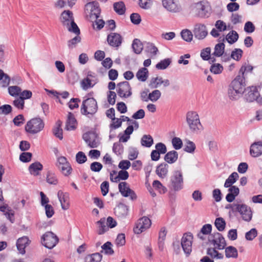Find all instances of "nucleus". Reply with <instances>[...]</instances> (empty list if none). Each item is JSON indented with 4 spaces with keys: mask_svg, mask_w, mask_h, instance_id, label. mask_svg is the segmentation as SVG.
Segmentation results:
<instances>
[{
    "mask_svg": "<svg viewBox=\"0 0 262 262\" xmlns=\"http://www.w3.org/2000/svg\"><path fill=\"white\" fill-rule=\"evenodd\" d=\"M132 48L135 53L140 54L142 52L143 47L140 40L135 39L133 41Z\"/></svg>",
    "mask_w": 262,
    "mask_h": 262,
    "instance_id": "obj_45",
    "label": "nucleus"
},
{
    "mask_svg": "<svg viewBox=\"0 0 262 262\" xmlns=\"http://www.w3.org/2000/svg\"><path fill=\"white\" fill-rule=\"evenodd\" d=\"M210 70L214 74H219L222 72L223 67L219 63H215L211 66Z\"/></svg>",
    "mask_w": 262,
    "mask_h": 262,
    "instance_id": "obj_61",
    "label": "nucleus"
},
{
    "mask_svg": "<svg viewBox=\"0 0 262 262\" xmlns=\"http://www.w3.org/2000/svg\"><path fill=\"white\" fill-rule=\"evenodd\" d=\"M215 28L210 32V34L214 37H218L220 36V33L230 30L232 28L230 24L227 25L222 20H217L214 24Z\"/></svg>",
    "mask_w": 262,
    "mask_h": 262,
    "instance_id": "obj_13",
    "label": "nucleus"
},
{
    "mask_svg": "<svg viewBox=\"0 0 262 262\" xmlns=\"http://www.w3.org/2000/svg\"><path fill=\"white\" fill-rule=\"evenodd\" d=\"M29 239L27 237L24 236L19 238L17 242L16 246L19 253L24 254L25 253V248L28 244Z\"/></svg>",
    "mask_w": 262,
    "mask_h": 262,
    "instance_id": "obj_31",
    "label": "nucleus"
},
{
    "mask_svg": "<svg viewBox=\"0 0 262 262\" xmlns=\"http://www.w3.org/2000/svg\"><path fill=\"white\" fill-rule=\"evenodd\" d=\"M57 237L52 232H47L41 238L42 244L48 249L54 247L58 243Z\"/></svg>",
    "mask_w": 262,
    "mask_h": 262,
    "instance_id": "obj_11",
    "label": "nucleus"
},
{
    "mask_svg": "<svg viewBox=\"0 0 262 262\" xmlns=\"http://www.w3.org/2000/svg\"><path fill=\"white\" fill-rule=\"evenodd\" d=\"M193 236L190 233H185L181 239V246L184 253L189 255L192 251Z\"/></svg>",
    "mask_w": 262,
    "mask_h": 262,
    "instance_id": "obj_17",
    "label": "nucleus"
},
{
    "mask_svg": "<svg viewBox=\"0 0 262 262\" xmlns=\"http://www.w3.org/2000/svg\"><path fill=\"white\" fill-rule=\"evenodd\" d=\"M167 234V231L165 227L161 228L159 233L158 244L159 247L163 246L164 241Z\"/></svg>",
    "mask_w": 262,
    "mask_h": 262,
    "instance_id": "obj_52",
    "label": "nucleus"
},
{
    "mask_svg": "<svg viewBox=\"0 0 262 262\" xmlns=\"http://www.w3.org/2000/svg\"><path fill=\"white\" fill-rule=\"evenodd\" d=\"M212 230V226L211 224H205L202 227L200 232L198 234V237L204 241L206 239V236L210 235Z\"/></svg>",
    "mask_w": 262,
    "mask_h": 262,
    "instance_id": "obj_30",
    "label": "nucleus"
},
{
    "mask_svg": "<svg viewBox=\"0 0 262 262\" xmlns=\"http://www.w3.org/2000/svg\"><path fill=\"white\" fill-rule=\"evenodd\" d=\"M225 47V46L223 42H220L216 44L215 46L214 52L212 54L216 57L222 56L224 53Z\"/></svg>",
    "mask_w": 262,
    "mask_h": 262,
    "instance_id": "obj_40",
    "label": "nucleus"
},
{
    "mask_svg": "<svg viewBox=\"0 0 262 262\" xmlns=\"http://www.w3.org/2000/svg\"><path fill=\"white\" fill-rule=\"evenodd\" d=\"M195 149V144L190 141L186 140V144L185 146V151L189 153H193Z\"/></svg>",
    "mask_w": 262,
    "mask_h": 262,
    "instance_id": "obj_60",
    "label": "nucleus"
},
{
    "mask_svg": "<svg viewBox=\"0 0 262 262\" xmlns=\"http://www.w3.org/2000/svg\"><path fill=\"white\" fill-rule=\"evenodd\" d=\"M238 38V33L234 30H231L226 35L224 40H226L230 44H233L236 42Z\"/></svg>",
    "mask_w": 262,
    "mask_h": 262,
    "instance_id": "obj_36",
    "label": "nucleus"
},
{
    "mask_svg": "<svg viewBox=\"0 0 262 262\" xmlns=\"http://www.w3.org/2000/svg\"><path fill=\"white\" fill-rule=\"evenodd\" d=\"M85 13L87 18L92 22L99 18L100 9L98 3L93 2L88 3L85 6Z\"/></svg>",
    "mask_w": 262,
    "mask_h": 262,
    "instance_id": "obj_8",
    "label": "nucleus"
},
{
    "mask_svg": "<svg viewBox=\"0 0 262 262\" xmlns=\"http://www.w3.org/2000/svg\"><path fill=\"white\" fill-rule=\"evenodd\" d=\"M77 36L69 40L68 45L69 48L72 49L76 47V45L81 40V38L79 36V34H76Z\"/></svg>",
    "mask_w": 262,
    "mask_h": 262,
    "instance_id": "obj_62",
    "label": "nucleus"
},
{
    "mask_svg": "<svg viewBox=\"0 0 262 262\" xmlns=\"http://www.w3.org/2000/svg\"><path fill=\"white\" fill-rule=\"evenodd\" d=\"M161 96V92L158 90H155L149 93V100L152 102H156Z\"/></svg>",
    "mask_w": 262,
    "mask_h": 262,
    "instance_id": "obj_58",
    "label": "nucleus"
},
{
    "mask_svg": "<svg viewBox=\"0 0 262 262\" xmlns=\"http://www.w3.org/2000/svg\"><path fill=\"white\" fill-rule=\"evenodd\" d=\"M138 5L142 9L147 10L151 7L152 2L151 0H139Z\"/></svg>",
    "mask_w": 262,
    "mask_h": 262,
    "instance_id": "obj_55",
    "label": "nucleus"
},
{
    "mask_svg": "<svg viewBox=\"0 0 262 262\" xmlns=\"http://www.w3.org/2000/svg\"><path fill=\"white\" fill-rule=\"evenodd\" d=\"M42 169V165L38 162L31 164L29 167L30 173L34 176H37Z\"/></svg>",
    "mask_w": 262,
    "mask_h": 262,
    "instance_id": "obj_35",
    "label": "nucleus"
},
{
    "mask_svg": "<svg viewBox=\"0 0 262 262\" xmlns=\"http://www.w3.org/2000/svg\"><path fill=\"white\" fill-rule=\"evenodd\" d=\"M141 143L143 146L149 147L153 144V139L150 135H144L141 138Z\"/></svg>",
    "mask_w": 262,
    "mask_h": 262,
    "instance_id": "obj_46",
    "label": "nucleus"
},
{
    "mask_svg": "<svg viewBox=\"0 0 262 262\" xmlns=\"http://www.w3.org/2000/svg\"><path fill=\"white\" fill-rule=\"evenodd\" d=\"M194 35L198 39H204L207 35L206 27L201 24H196L193 30Z\"/></svg>",
    "mask_w": 262,
    "mask_h": 262,
    "instance_id": "obj_24",
    "label": "nucleus"
},
{
    "mask_svg": "<svg viewBox=\"0 0 262 262\" xmlns=\"http://www.w3.org/2000/svg\"><path fill=\"white\" fill-rule=\"evenodd\" d=\"M250 153L253 157H258L262 155V142H256L251 144Z\"/></svg>",
    "mask_w": 262,
    "mask_h": 262,
    "instance_id": "obj_26",
    "label": "nucleus"
},
{
    "mask_svg": "<svg viewBox=\"0 0 262 262\" xmlns=\"http://www.w3.org/2000/svg\"><path fill=\"white\" fill-rule=\"evenodd\" d=\"M171 143L173 147L176 150H179L182 147L183 142L180 138L174 137L171 140Z\"/></svg>",
    "mask_w": 262,
    "mask_h": 262,
    "instance_id": "obj_57",
    "label": "nucleus"
},
{
    "mask_svg": "<svg viewBox=\"0 0 262 262\" xmlns=\"http://www.w3.org/2000/svg\"><path fill=\"white\" fill-rule=\"evenodd\" d=\"M257 230L255 228H252L250 231L246 233L245 238L247 241H251L257 236Z\"/></svg>",
    "mask_w": 262,
    "mask_h": 262,
    "instance_id": "obj_54",
    "label": "nucleus"
},
{
    "mask_svg": "<svg viewBox=\"0 0 262 262\" xmlns=\"http://www.w3.org/2000/svg\"><path fill=\"white\" fill-rule=\"evenodd\" d=\"M56 166L65 176H69L72 172V168L64 157H60L58 158Z\"/></svg>",
    "mask_w": 262,
    "mask_h": 262,
    "instance_id": "obj_16",
    "label": "nucleus"
},
{
    "mask_svg": "<svg viewBox=\"0 0 262 262\" xmlns=\"http://www.w3.org/2000/svg\"><path fill=\"white\" fill-rule=\"evenodd\" d=\"M181 35L183 40L190 42L193 38L192 32L188 29H184L181 32Z\"/></svg>",
    "mask_w": 262,
    "mask_h": 262,
    "instance_id": "obj_49",
    "label": "nucleus"
},
{
    "mask_svg": "<svg viewBox=\"0 0 262 262\" xmlns=\"http://www.w3.org/2000/svg\"><path fill=\"white\" fill-rule=\"evenodd\" d=\"M229 188L228 193L226 196V199L227 202L231 203L233 202L235 197L238 195L239 192V190L238 187L235 186H231Z\"/></svg>",
    "mask_w": 262,
    "mask_h": 262,
    "instance_id": "obj_29",
    "label": "nucleus"
},
{
    "mask_svg": "<svg viewBox=\"0 0 262 262\" xmlns=\"http://www.w3.org/2000/svg\"><path fill=\"white\" fill-rule=\"evenodd\" d=\"M214 225L219 231H223L225 228L226 222L223 218L218 217L215 219Z\"/></svg>",
    "mask_w": 262,
    "mask_h": 262,
    "instance_id": "obj_47",
    "label": "nucleus"
},
{
    "mask_svg": "<svg viewBox=\"0 0 262 262\" xmlns=\"http://www.w3.org/2000/svg\"><path fill=\"white\" fill-rule=\"evenodd\" d=\"M178 158V152L175 150H172L166 154L164 159L167 163L172 164L177 160Z\"/></svg>",
    "mask_w": 262,
    "mask_h": 262,
    "instance_id": "obj_37",
    "label": "nucleus"
},
{
    "mask_svg": "<svg viewBox=\"0 0 262 262\" xmlns=\"http://www.w3.org/2000/svg\"><path fill=\"white\" fill-rule=\"evenodd\" d=\"M57 197L62 209L64 210H68L70 206L69 194L59 190L57 192Z\"/></svg>",
    "mask_w": 262,
    "mask_h": 262,
    "instance_id": "obj_23",
    "label": "nucleus"
},
{
    "mask_svg": "<svg viewBox=\"0 0 262 262\" xmlns=\"http://www.w3.org/2000/svg\"><path fill=\"white\" fill-rule=\"evenodd\" d=\"M163 7L168 12L178 13L181 10L178 0H161Z\"/></svg>",
    "mask_w": 262,
    "mask_h": 262,
    "instance_id": "obj_18",
    "label": "nucleus"
},
{
    "mask_svg": "<svg viewBox=\"0 0 262 262\" xmlns=\"http://www.w3.org/2000/svg\"><path fill=\"white\" fill-rule=\"evenodd\" d=\"M61 122L59 121L56 124V126L53 129L54 135L59 139L61 140L63 138L62 137V129L61 128Z\"/></svg>",
    "mask_w": 262,
    "mask_h": 262,
    "instance_id": "obj_48",
    "label": "nucleus"
},
{
    "mask_svg": "<svg viewBox=\"0 0 262 262\" xmlns=\"http://www.w3.org/2000/svg\"><path fill=\"white\" fill-rule=\"evenodd\" d=\"M101 248L106 254L112 255L114 253V250L112 249V244L110 242L105 243L101 246Z\"/></svg>",
    "mask_w": 262,
    "mask_h": 262,
    "instance_id": "obj_59",
    "label": "nucleus"
},
{
    "mask_svg": "<svg viewBox=\"0 0 262 262\" xmlns=\"http://www.w3.org/2000/svg\"><path fill=\"white\" fill-rule=\"evenodd\" d=\"M123 38L120 34L112 32L109 34L107 37L108 43L113 47H119L121 46Z\"/></svg>",
    "mask_w": 262,
    "mask_h": 262,
    "instance_id": "obj_21",
    "label": "nucleus"
},
{
    "mask_svg": "<svg viewBox=\"0 0 262 262\" xmlns=\"http://www.w3.org/2000/svg\"><path fill=\"white\" fill-rule=\"evenodd\" d=\"M208 241L214 246L215 248L219 250L224 249L226 245L224 238L219 232H215L209 235Z\"/></svg>",
    "mask_w": 262,
    "mask_h": 262,
    "instance_id": "obj_12",
    "label": "nucleus"
},
{
    "mask_svg": "<svg viewBox=\"0 0 262 262\" xmlns=\"http://www.w3.org/2000/svg\"><path fill=\"white\" fill-rule=\"evenodd\" d=\"M44 125V123L40 118H34L27 123L25 130L30 134H36L43 129Z\"/></svg>",
    "mask_w": 262,
    "mask_h": 262,
    "instance_id": "obj_6",
    "label": "nucleus"
},
{
    "mask_svg": "<svg viewBox=\"0 0 262 262\" xmlns=\"http://www.w3.org/2000/svg\"><path fill=\"white\" fill-rule=\"evenodd\" d=\"M214 248H209L207 251V254L212 258L222 259L224 257L223 254L218 252Z\"/></svg>",
    "mask_w": 262,
    "mask_h": 262,
    "instance_id": "obj_42",
    "label": "nucleus"
},
{
    "mask_svg": "<svg viewBox=\"0 0 262 262\" xmlns=\"http://www.w3.org/2000/svg\"><path fill=\"white\" fill-rule=\"evenodd\" d=\"M151 225L150 220L146 216H143L135 223L134 232L135 234H139L149 228Z\"/></svg>",
    "mask_w": 262,
    "mask_h": 262,
    "instance_id": "obj_10",
    "label": "nucleus"
},
{
    "mask_svg": "<svg viewBox=\"0 0 262 262\" xmlns=\"http://www.w3.org/2000/svg\"><path fill=\"white\" fill-rule=\"evenodd\" d=\"M115 11L119 15L123 14L125 12V4L123 2H116L114 4Z\"/></svg>",
    "mask_w": 262,
    "mask_h": 262,
    "instance_id": "obj_41",
    "label": "nucleus"
},
{
    "mask_svg": "<svg viewBox=\"0 0 262 262\" xmlns=\"http://www.w3.org/2000/svg\"><path fill=\"white\" fill-rule=\"evenodd\" d=\"M83 139L91 148L97 147L100 144L97 135L94 132H89L84 134Z\"/></svg>",
    "mask_w": 262,
    "mask_h": 262,
    "instance_id": "obj_19",
    "label": "nucleus"
},
{
    "mask_svg": "<svg viewBox=\"0 0 262 262\" xmlns=\"http://www.w3.org/2000/svg\"><path fill=\"white\" fill-rule=\"evenodd\" d=\"M152 186L161 194L165 193L167 191V188L158 180H155L152 183Z\"/></svg>",
    "mask_w": 262,
    "mask_h": 262,
    "instance_id": "obj_51",
    "label": "nucleus"
},
{
    "mask_svg": "<svg viewBox=\"0 0 262 262\" xmlns=\"http://www.w3.org/2000/svg\"><path fill=\"white\" fill-rule=\"evenodd\" d=\"M169 85V80L167 79H164L162 77H153L151 79L149 83V86L154 89L158 88L161 85H163L164 87H167Z\"/></svg>",
    "mask_w": 262,
    "mask_h": 262,
    "instance_id": "obj_22",
    "label": "nucleus"
},
{
    "mask_svg": "<svg viewBox=\"0 0 262 262\" xmlns=\"http://www.w3.org/2000/svg\"><path fill=\"white\" fill-rule=\"evenodd\" d=\"M116 91L118 95L122 98L129 97L132 94V88L127 81H123L117 84Z\"/></svg>",
    "mask_w": 262,
    "mask_h": 262,
    "instance_id": "obj_15",
    "label": "nucleus"
},
{
    "mask_svg": "<svg viewBox=\"0 0 262 262\" xmlns=\"http://www.w3.org/2000/svg\"><path fill=\"white\" fill-rule=\"evenodd\" d=\"M115 213L118 217L123 218L127 215L128 208L126 205H120L115 209Z\"/></svg>",
    "mask_w": 262,
    "mask_h": 262,
    "instance_id": "obj_32",
    "label": "nucleus"
},
{
    "mask_svg": "<svg viewBox=\"0 0 262 262\" xmlns=\"http://www.w3.org/2000/svg\"><path fill=\"white\" fill-rule=\"evenodd\" d=\"M171 62V61L169 58L164 59L158 63L156 67L159 70H164L169 66Z\"/></svg>",
    "mask_w": 262,
    "mask_h": 262,
    "instance_id": "obj_53",
    "label": "nucleus"
},
{
    "mask_svg": "<svg viewBox=\"0 0 262 262\" xmlns=\"http://www.w3.org/2000/svg\"><path fill=\"white\" fill-rule=\"evenodd\" d=\"M21 90L18 86H11L8 88V92L9 94L13 97H16L20 95Z\"/></svg>",
    "mask_w": 262,
    "mask_h": 262,
    "instance_id": "obj_56",
    "label": "nucleus"
},
{
    "mask_svg": "<svg viewBox=\"0 0 262 262\" xmlns=\"http://www.w3.org/2000/svg\"><path fill=\"white\" fill-rule=\"evenodd\" d=\"M47 182L52 185H57L58 183V179L56 174L51 171H49L47 174Z\"/></svg>",
    "mask_w": 262,
    "mask_h": 262,
    "instance_id": "obj_44",
    "label": "nucleus"
},
{
    "mask_svg": "<svg viewBox=\"0 0 262 262\" xmlns=\"http://www.w3.org/2000/svg\"><path fill=\"white\" fill-rule=\"evenodd\" d=\"M239 177L238 174L236 172H234L232 173L228 178L227 179H226L225 183L224 184V187L226 188L229 187L235 183L236 180L238 179Z\"/></svg>",
    "mask_w": 262,
    "mask_h": 262,
    "instance_id": "obj_38",
    "label": "nucleus"
},
{
    "mask_svg": "<svg viewBox=\"0 0 262 262\" xmlns=\"http://www.w3.org/2000/svg\"><path fill=\"white\" fill-rule=\"evenodd\" d=\"M225 252L227 258H236L238 256L237 250L233 246H229L226 248Z\"/></svg>",
    "mask_w": 262,
    "mask_h": 262,
    "instance_id": "obj_39",
    "label": "nucleus"
},
{
    "mask_svg": "<svg viewBox=\"0 0 262 262\" xmlns=\"http://www.w3.org/2000/svg\"><path fill=\"white\" fill-rule=\"evenodd\" d=\"M183 187V179L182 173L177 170L173 172L170 178V188L174 191L181 190Z\"/></svg>",
    "mask_w": 262,
    "mask_h": 262,
    "instance_id": "obj_9",
    "label": "nucleus"
},
{
    "mask_svg": "<svg viewBox=\"0 0 262 262\" xmlns=\"http://www.w3.org/2000/svg\"><path fill=\"white\" fill-rule=\"evenodd\" d=\"M2 80V86L6 87L8 86L10 83V78L3 70H0V81Z\"/></svg>",
    "mask_w": 262,
    "mask_h": 262,
    "instance_id": "obj_50",
    "label": "nucleus"
},
{
    "mask_svg": "<svg viewBox=\"0 0 262 262\" xmlns=\"http://www.w3.org/2000/svg\"><path fill=\"white\" fill-rule=\"evenodd\" d=\"M60 19L62 25L67 28L69 31L75 34L80 33L79 29L74 21L72 12L70 10H64L61 14Z\"/></svg>",
    "mask_w": 262,
    "mask_h": 262,
    "instance_id": "obj_2",
    "label": "nucleus"
},
{
    "mask_svg": "<svg viewBox=\"0 0 262 262\" xmlns=\"http://www.w3.org/2000/svg\"><path fill=\"white\" fill-rule=\"evenodd\" d=\"M168 171V165L166 163L160 164L156 169L157 174L161 178H164L166 177Z\"/></svg>",
    "mask_w": 262,
    "mask_h": 262,
    "instance_id": "obj_33",
    "label": "nucleus"
},
{
    "mask_svg": "<svg viewBox=\"0 0 262 262\" xmlns=\"http://www.w3.org/2000/svg\"><path fill=\"white\" fill-rule=\"evenodd\" d=\"M77 125V121L72 113H69L66 123L65 129L67 130H73L76 129Z\"/></svg>",
    "mask_w": 262,
    "mask_h": 262,
    "instance_id": "obj_27",
    "label": "nucleus"
},
{
    "mask_svg": "<svg viewBox=\"0 0 262 262\" xmlns=\"http://www.w3.org/2000/svg\"><path fill=\"white\" fill-rule=\"evenodd\" d=\"M243 51L241 49H235L231 55V57L237 61L239 60L242 56Z\"/></svg>",
    "mask_w": 262,
    "mask_h": 262,
    "instance_id": "obj_63",
    "label": "nucleus"
},
{
    "mask_svg": "<svg viewBox=\"0 0 262 262\" xmlns=\"http://www.w3.org/2000/svg\"><path fill=\"white\" fill-rule=\"evenodd\" d=\"M97 109V103L96 100L93 98H89L83 101L81 113L82 115L90 117L95 114Z\"/></svg>",
    "mask_w": 262,
    "mask_h": 262,
    "instance_id": "obj_5",
    "label": "nucleus"
},
{
    "mask_svg": "<svg viewBox=\"0 0 262 262\" xmlns=\"http://www.w3.org/2000/svg\"><path fill=\"white\" fill-rule=\"evenodd\" d=\"M96 224L98 226L97 232L100 235L107 231L109 228H114L117 224L116 220L111 216H108L106 220L104 217L102 218Z\"/></svg>",
    "mask_w": 262,
    "mask_h": 262,
    "instance_id": "obj_7",
    "label": "nucleus"
},
{
    "mask_svg": "<svg viewBox=\"0 0 262 262\" xmlns=\"http://www.w3.org/2000/svg\"><path fill=\"white\" fill-rule=\"evenodd\" d=\"M211 48L209 47L206 48L202 50L201 52V57L204 60H208L210 57Z\"/></svg>",
    "mask_w": 262,
    "mask_h": 262,
    "instance_id": "obj_64",
    "label": "nucleus"
},
{
    "mask_svg": "<svg viewBox=\"0 0 262 262\" xmlns=\"http://www.w3.org/2000/svg\"><path fill=\"white\" fill-rule=\"evenodd\" d=\"M102 256L99 253H96L86 256L85 258V262H100Z\"/></svg>",
    "mask_w": 262,
    "mask_h": 262,
    "instance_id": "obj_43",
    "label": "nucleus"
},
{
    "mask_svg": "<svg viewBox=\"0 0 262 262\" xmlns=\"http://www.w3.org/2000/svg\"><path fill=\"white\" fill-rule=\"evenodd\" d=\"M148 75V70L146 68H140L136 74L138 80L141 82L145 81L147 79Z\"/></svg>",
    "mask_w": 262,
    "mask_h": 262,
    "instance_id": "obj_34",
    "label": "nucleus"
},
{
    "mask_svg": "<svg viewBox=\"0 0 262 262\" xmlns=\"http://www.w3.org/2000/svg\"><path fill=\"white\" fill-rule=\"evenodd\" d=\"M196 7L200 16L202 17L208 16L210 11V6L208 2L202 1L196 4Z\"/></svg>",
    "mask_w": 262,
    "mask_h": 262,
    "instance_id": "obj_25",
    "label": "nucleus"
},
{
    "mask_svg": "<svg viewBox=\"0 0 262 262\" xmlns=\"http://www.w3.org/2000/svg\"><path fill=\"white\" fill-rule=\"evenodd\" d=\"M97 78L95 73L89 71L86 77L80 82L81 86L84 90H87L93 87L97 82Z\"/></svg>",
    "mask_w": 262,
    "mask_h": 262,
    "instance_id": "obj_14",
    "label": "nucleus"
},
{
    "mask_svg": "<svg viewBox=\"0 0 262 262\" xmlns=\"http://www.w3.org/2000/svg\"><path fill=\"white\" fill-rule=\"evenodd\" d=\"M259 96V93L256 86H252L248 88V93L246 95V99L249 102H252L257 99Z\"/></svg>",
    "mask_w": 262,
    "mask_h": 262,
    "instance_id": "obj_28",
    "label": "nucleus"
},
{
    "mask_svg": "<svg viewBox=\"0 0 262 262\" xmlns=\"http://www.w3.org/2000/svg\"><path fill=\"white\" fill-rule=\"evenodd\" d=\"M246 68L241 67L239 74L231 82L228 86V96L230 100H238L244 93L245 90V82L244 76Z\"/></svg>",
    "mask_w": 262,
    "mask_h": 262,
    "instance_id": "obj_1",
    "label": "nucleus"
},
{
    "mask_svg": "<svg viewBox=\"0 0 262 262\" xmlns=\"http://www.w3.org/2000/svg\"><path fill=\"white\" fill-rule=\"evenodd\" d=\"M233 210L237 211L240 214L242 219L247 222H249L252 218L253 212L251 208L245 204L234 203L231 205Z\"/></svg>",
    "mask_w": 262,
    "mask_h": 262,
    "instance_id": "obj_4",
    "label": "nucleus"
},
{
    "mask_svg": "<svg viewBox=\"0 0 262 262\" xmlns=\"http://www.w3.org/2000/svg\"><path fill=\"white\" fill-rule=\"evenodd\" d=\"M186 122L190 130L194 133H199L203 130L199 114L195 111H189L187 113Z\"/></svg>",
    "mask_w": 262,
    "mask_h": 262,
    "instance_id": "obj_3",
    "label": "nucleus"
},
{
    "mask_svg": "<svg viewBox=\"0 0 262 262\" xmlns=\"http://www.w3.org/2000/svg\"><path fill=\"white\" fill-rule=\"evenodd\" d=\"M118 188L121 194L124 197L129 196L132 200L136 199L137 196L133 190L130 189L128 184L122 182L119 184Z\"/></svg>",
    "mask_w": 262,
    "mask_h": 262,
    "instance_id": "obj_20",
    "label": "nucleus"
}]
</instances>
